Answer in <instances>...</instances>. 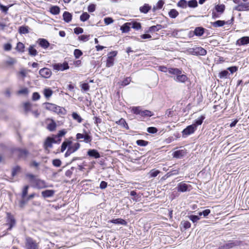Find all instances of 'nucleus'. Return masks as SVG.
I'll return each instance as SVG.
<instances>
[{
	"label": "nucleus",
	"instance_id": "nucleus-1",
	"mask_svg": "<svg viewBox=\"0 0 249 249\" xmlns=\"http://www.w3.org/2000/svg\"><path fill=\"white\" fill-rule=\"evenodd\" d=\"M17 224V221L12 214L10 213H6V223L5 225L8 226L7 229V231H11L12 229L15 228Z\"/></svg>",
	"mask_w": 249,
	"mask_h": 249
},
{
	"label": "nucleus",
	"instance_id": "nucleus-2",
	"mask_svg": "<svg viewBox=\"0 0 249 249\" xmlns=\"http://www.w3.org/2000/svg\"><path fill=\"white\" fill-rule=\"evenodd\" d=\"M39 243L30 237H26L25 240V249H39Z\"/></svg>",
	"mask_w": 249,
	"mask_h": 249
},
{
	"label": "nucleus",
	"instance_id": "nucleus-3",
	"mask_svg": "<svg viewBox=\"0 0 249 249\" xmlns=\"http://www.w3.org/2000/svg\"><path fill=\"white\" fill-rule=\"evenodd\" d=\"M132 110L134 114L140 115L142 117H151L153 115L151 111L148 110H142L140 107H133Z\"/></svg>",
	"mask_w": 249,
	"mask_h": 249
},
{
	"label": "nucleus",
	"instance_id": "nucleus-4",
	"mask_svg": "<svg viewBox=\"0 0 249 249\" xmlns=\"http://www.w3.org/2000/svg\"><path fill=\"white\" fill-rule=\"evenodd\" d=\"M176 189L178 192L183 193L190 192L192 190L193 187L190 184L185 181H182L178 184Z\"/></svg>",
	"mask_w": 249,
	"mask_h": 249
},
{
	"label": "nucleus",
	"instance_id": "nucleus-5",
	"mask_svg": "<svg viewBox=\"0 0 249 249\" xmlns=\"http://www.w3.org/2000/svg\"><path fill=\"white\" fill-rule=\"evenodd\" d=\"M241 242L239 240H230L228 243L218 247L217 249H231L235 247L240 246Z\"/></svg>",
	"mask_w": 249,
	"mask_h": 249
},
{
	"label": "nucleus",
	"instance_id": "nucleus-6",
	"mask_svg": "<svg viewBox=\"0 0 249 249\" xmlns=\"http://www.w3.org/2000/svg\"><path fill=\"white\" fill-rule=\"evenodd\" d=\"M80 146V144L78 142L75 143L73 144L71 143V145H69L67 151L65 154V157H68L71 154L76 151L79 148Z\"/></svg>",
	"mask_w": 249,
	"mask_h": 249
},
{
	"label": "nucleus",
	"instance_id": "nucleus-7",
	"mask_svg": "<svg viewBox=\"0 0 249 249\" xmlns=\"http://www.w3.org/2000/svg\"><path fill=\"white\" fill-rule=\"evenodd\" d=\"M117 54V52L116 51H112L109 53L106 62L107 67L109 68L113 66L114 62V57L116 56Z\"/></svg>",
	"mask_w": 249,
	"mask_h": 249
},
{
	"label": "nucleus",
	"instance_id": "nucleus-8",
	"mask_svg": "<svg viewBox=\"0 0 249 249\" xmlns=\"http://www.w3.org/2000/svg\"><path fill=\"white\" fill-rule=\"evenodd\" d=\"M196 130L195 124H191L186 127L182 132V136H187L195 132Z\"/></svg>",
	"mask_w": 249,
	"mask_h": 249
},
{
	"label": "nucleus",
	"instance_id": "nucleus-9",
	"mask_svg": "<svg viewBox=\"0 0 249 249\" xmlns=\"http://www.w3.org/2000/svg\"><path fill=\"white\" fill-rule=\"evenodd\" d=\"M191 53L194 55H205L207 53V51L202 47H196L192 48Z\"/></svg>",
	"mask_w": 249,
	"mask_h": 249
},
{
	"label": "nucleus",
	"instance_id": "nucleus-10",
	"mask_svg": "<svg viewBox=\"0 0 249 249\" xmlns=\"http://www.w3.org/2000/svg\"><path fill=\"white\" fill-rule=\"evenodd\" d=\"M54 70L57 71H63L69 69V66L67 62H65L63 63H56L53 65Z\"/></svg>",
	"mask_w": 249,
	"mask_h": 249
},
{
	"label": "nucleus",
	"instance_id": "nucleus-11",
	"mask_svg": "<svg viewBox=\"0 0 249 249\" xmlns=\"http://www.w3.org/2000/svg\"><path fill=\"white\" fill-rule=\"evenodd\" d=\"M233 9L237 11H249V2H241L235 6Z\"/></svg>",
	"mask_w": 249,
	"mask_h": 249
},
{
	"label": "nucleus",
	"instance_id": "nucleus-12",
	"mask_svg": "<svg viewBox=\"0 0 249 249\" xmlns=\"http://www.w3.org/2000/svg\"><path fill=\"white\" fill-rule=\"evenodd\" d=\"M39 73L42 77L45 78H48L52 75L51 71L49 69L46 68L40 70Z\"/></svg>",
	"mask_w": 249,
	"mask_h": 249
},
{
	"label": "nucleus",
	"instance_id": "nucleus-13",
	"mask_svg": "<svg viewBox=\"0 0 249 249\" xmlns=\"http://www.w3.org/2000/svg\"><path fill=\"white\" fill-rule=\"evenodd\" d=\"M55 142L56 141L54 139L48 137L47 138L44 142V147L46 150H47L48 148H52L53 146L52 144Z\"/></svg>",
	"mask_w": 249,
	"mask_h": 249
},
{
	"label": "nucleus",
	"instance_id": "nucleus-14",
	"mask_svg": "<svg viewBox=\"0 0 249 249\" xmlns=\"http://www.w3.org/2000/svg\"><path fill=\"white\" fill-rule=\"evenodd\" d=\"M174 80L177 82L185 83L188 79L187 76L185 74H179L176 76H172Z\"/></svg>",
	"mask_w": 249,
	"mask_h": 249
},
{
	"label": "nucleus",
	"instance_id": "nucleus-15",
	"mask_svg": "<svg viewBox=\"0 0 249 249\" xmlns=\"http://www.w3.org/2000/svg\"><path fill=\"white\" fill-rule=\"evenodd\" d=\"M108 223H113V224H117V225H126L127 223V222L123 219H122V218H116V219H112L111 220H110L108 221Z\"/></svg>",
	"mask_w": 249,
	"mask_h": 249
},
{
	"label": "nucleus",
	"instance_id": "nucleus-16",
	"mask_svg": "<svg viewBox=\"0 0 249 249\" xmlns=\"http://www.w3.org/2000/svg\"><path fill=\"white\" fill-rule=\"evenodd\" d=\"M16 150L18 152V155L19 158L25 159L29 154V152L26 149L18 148Z\"/></svg>",
	"mask_w": 249,
	"mask_h": 249
},
{
	"label": "nucleus",
	"instance_id": "nucleus-17",
	"mask_svg": "<svg viewBox=\"0 0 249 249\" xmlns=\"http://www.w3.org/2000/svg\"><path fill=\"white\" fill-rule=\"evenodd\" d=\"M249 43V36H244L237 41L236 44L239 46L245 45Z\"/></svg>",
	"mask_w": 249,
	"mask_h": 249
},
{
	"label": "nucleus",
	"instance_id": "nucleus-18",
	"mask_svg": "<svg viewBox=\"0 0 249 249\" xmlns=\"http://www.w3.org/2000/svg\"><path fill=\"white\" fill-rule=\"evenodd\" d=\"M88 155L92 157H94L95 159H97L100 157V154L99 152L95 149H90L88 152Z\"/></svg>",
	"mask_w": 249,
	"mask_h": 249
},
{
	"label": "nucleus",
	"instance_id": "nucleus-19",
	"mask_svg": "<svg viewBox=\"0 0 249 249\" xmlns=\"http://www.w3.org/2000/svg\"><path fill=\"white\" fill-rule=\"evenodd\" d=\"M63 18L66 22L69 23L71 20L72 15L70 13L65 11L63 14Z\"/></svg>",
	"mask_w": 249,
	"mask_h": 249
},
{
	"label": "nucleus",
	"instance_id": "nucleus-20",
	"mask_svg": "<svg viewBox=\"0 0 249 249\" xmlns=\"http://www.w3.org/2000/svg\"><path fill=\"white\" fill-rule=\"evenodd\" d=\"M168 72L173 75V76H176L179 74H181V71L178 68H169Z\"/></svg>",
	"mask_w": 249,
	"mask_h": 249
},
{
	"label": "nucleus",
	"instance_id": "nucleus-21",
	"mask_svg": "<svg viewBox=\"0 0 249 249\" xmlns=\"http://www.w3.org/2000/svg\"><path fill=\"white\" fill-rule=\"evenodd\" d=\"M38 41L39 45L44 49H46L49 46L50 43L45 39H39Z\"/></svg>",
	"mask_w": 249,
	"mask_h": 249
},
{
	"label": "nucleus",
	"instance_id": "nucleus-22",
	"mask_svg": "<svg viewBox=\"0 0 249 249\" xmlns=\"http://www.w3.org/2000/svg\"><path fill=\"white\" fill-rule=\"evenodd\" d=\"M212 25L215 28L220 27L226 24V21L224 20H218L213 22H211Z\"/></svg>",
	"mask_w": 249,
	"mask_h": 249
},
{
	"label": "nucleus",
	"instance_id": "nucleus-23",
	"mask_svg": "<svg viewBox=\"0 0 249 249\" xmlns=\"http://www.w3.org/2000/svg\"><path fill=\"white\" fill-rule=\"evenodd\" d=\"M185 154V152L183 150H177L174 153V157L180 159L182 158Z\"/></svg>",
	"mask_w": 249,
	"mask_h": 249
},
{
	"label": "nucleus",
	"instance_id": "nucleus-24",
	"mask_svg": "<svg viewBox=\"0 0 249 249\" xmlns=\"http://www.w3.org/2000/svg\"><path fill=\"white\" fill-rule=\"evenodd\" d=\"M130 28L131 24H130L129 22H127L121 26V30L123 33H127L130 31Z\"/></svg>",
	"mask_w": 249,
	"mask_h": 249
},
{
	"label": "nucleus",
	"instance_id": "nucleus-25",
	"mask_svg": "<svg viewBox=\"0 0 249 249\" xmlns=\"http://www.w3.org/2000/svg\"><path fill=\"white\" fill-rule=\"evenodd\" d=\"M129 23L131 24V28H132L136 30H138L141 28V24L139 22L135 21H132L129 22Z\"/></svg>",
	"mask_w": 249,
	"mask_h": 249
},
{
	"label": "nucleus",
	"instance_id": "nucleus-26",
	"mask_svg": "<svg viewBox=\"0 0 249 249\" xmlns=\"http://www.w3.org/2000/svg\"><path fill=\"white\" fill-rule=\"evenodd\" d=\"M71 141H65L63 142L61 146V152H63L67 147L68 148L69 145H71Z\"/></svg>",
	"mask_w": 249,
	"mask_h": 249
},
{
	"label": "nucleus",
	"instance_id": "nucleus-27",
	"mask_svg": "<svg viewBox=\"0 0 249 249\" xmlns=\"http://www.w3.org/2000/svg\"><path fill=\"white\" fill-rule=\"evenodd\" d=\"M45 107L47 110L53 111L55 107H56V105L50 103H44Z\"/></svg>",
	"mask_w": 249,
	"mask_h": 249
},
{
	"label": "nucleus",
	"instance_id": "nucleus-28",
	"mask_svg": "<svg viewBox=\"0 0 249 249\" xmlns=\"http://www.w3.org/2000/svg\"><path fill=\"white\" fill-rule=\"evenodd\" d=\"M29 187L28 185H26L23 188L21 195L22 200L21 202H24V201H25V198L26 197V196L28 193V190Z\"/></svg>",
	"mask_w": 249,
	"mask_h": 249
},
{
	"label": "nucleus",
	"instance_id": "nucleus-29",
	"mask_svg": "<svg viewBox=\"0 0 249 249\" xmlns=\"http://www.w3.org/2000/svg\"><path fill=\"white\" fill-rule=\"evenodd\" d=\"M151 7L148 4H145L140 8L141 12L146 14L150 10Z\"/></svg>",
	"mask_w": 249,
	"mask_h": 249
},
{
	"label": "nucleus",
	"instance_id": "nucleus-30",
	"mask_svg": "<svg viewBox=\"0 0 249 249\" xmlns=\"http://www.w3.org/2000/svg\"><path fill=\"white\" fill-rule=\"evenodd\" d=\"M204 32V29L202 27H196L194 31V34L196 36H201Z\"/></svg>",
	"mask_w": 249,
	"mask_h": 249
},
{
	"label": "nucleus",
	"instance_id": "nucleus-31",
	"mask_svg": "<svg viewBox=\"0 0 249 249\" xmlns=\"http://www.w3.org/2000/svg\"><path fill=\"white\" fill-rule=\"evenodd\" d=\"M56 127V124L53 120H52L51 122L49 123L47 125V129L50 131H54Z\"/></svg>",
	"mask_w": 249,
	"mask_h": 249
},
{
	"label": "nucleus",
	"instance_id": "nucleus-32",
	"mask_svg": "<svg viewBox=\"0 0 249 249\" xmlns=\"http://www.w3.org/2000/svg\"><path fill=\"white\" fill-rule=\"evenodd\" d=\"M28 52L29 55L35 56L37 53V52L36 49H35L34 45H30L28 48Z\"/></svg>",
	"mask_w": 249,
	"mask_h": 249
},
{
	"label": "nucleus",
	"instance_id": "nucleus-33",
	"mask_svg": "<svg viewBox=\"0 0 249 249\" xmlns=\"http://www.w3.org/2000/svg\"><path fill=\"white\" fill-rule=\"evenodd\" d=\"M50 12L53 15H57L60 12V8L57 6H53L50 8Z\"/></svg>",
	"mask_w": 249,
	"mask_h": 249
},
{
	"label": "nucleus",
	"instance_id": "nucleus-34",
	"mask_svg": "<svg viewBox=\"0 0 249 249\" xmlns=\"http://www.w3.org/2000/svg\"><path fill=\"white\" fill-rule=\"evenodd\" d=\"M211 213V211L210 209H205L203 210L202 211H200L197 213V214L199 215V216H203L204 217H207Z\"/></svg>",
	"mask_w": 249,
	"mask_h": 249
},
{
	"label": "nucleus",
	"instance_id": "nucleus-35",
	"mask_svg": "<svg viewBox=\"0 0 249 249\" xmlns=\"http://www.w3.org/2000/svg\"><path fill=\"white\" fill-rule=\"evenodd\" d=\"M44 95L46 98H49L53 94V91L49 88L45 89L44 90Z\"/></svg>",
	"mask_w": 249,
	"mask_h": 249
},
{
	"label": "nucleus",
	"instance_id": "nucleus-36",
	"mask_svg": "<svg viewBox=\"0 0 249 249\" xmlns=\"http://www.w3.org/2000/svg\"><path fill=\"white\" fill-rule=\"evenodd\" d=\"M198 6L196 0H191L187 2V6L191 8H196Z\"/></svg>",
	"mask_w": 249,
	"mask_h": 249
},
{
	"label": "nucleus",
	"instance_id": "nucleus-37",
	"mask_svg": "<svg viewBox=\"0 0 249 249\" xmlns=\"http://www.w3.org/2000/svg\"><path fill=\"white\" fill-rule=\"evenodd\" d=\"M54 192L52 190H45L42 192V195L43 197H49L53 195Z\"/></svg>",
	"mask_w": 249,
	"mask_h": 249
},
{
	"label": "nucleus",
	"instance_id": "nucleus-38",
	"mask_svg": "<svg viewBox=\"0 0 249 249\" xmlns=\"http://www.w3.org/2000/svg\"><path fill=\"white\" fill-rule=\"evenodd\" d=\"M177 5L182 8H186L187 7V1L186 0H180Z\"/></svg>",
	"mask_w": 249,
	"mask_h": 249
},
{
	"label": "nucleus",
	"instance_id": "nucleus-39",
	"mask_svg": "<svg viewBox=\"0 0 249 249\" xmlns=\"http://www.w3.org/2000/svg\"><path fill=\"white\" fill-rule=\"evenodd\" d=\"M205 117L204 116H201L199 118L195 121V123L193 124H195L196 128L197 129V126L198 125H201L202 124L203 121Z\"/></svg>",
	"mask_w": 249,
	"mask_h": 249
},
{
	"label": "nucleus",
	"instance_id": "nucleus-40",
	"mask_svg": "<svg viewBox=\"0 0 249 249\" xmlns=\"http://www.w3.org/2000/svg\"><path fill=\"white\" fill-rule=\"evenodd\" d=\"M169 15L171 18H176L178 15V12L176 9H173L169 12Z\"/></svg>",
	"mask_w": 249,
	"mask_h": 249
},
{
	"label": "nucleus",
	"instance_id": "nucleus-41",
	"mask_svg": "<svg viewBox=\"0 0 249 249\" xmlns=\"http://www.w3.org/2000/svg\"><path fill=\"white\" fill-rule=\"evenodd\" d=\"M32 105L29 103H25L24 104V109L26 114L31 111Z\"/></svg>",
	"mask_w": 249,
	"mask_h": 249
},
{
	"label": "nucleus",
	"instance_id": "nucleus-42",
	"mask_svg": "<svg viewBox=\"0 0 249 249\" xmlns=\"http://www.w3.org/2000/svg\"><path fill=\"white\" fill-rule=\"evenodd\" d=\"M188 217L189 219L191 220L193 223H196L200 219V216L198 214L190 215L188 216Z\"/></svg>",
	"mask_w": 249,
	"mask_h": 249
},
{
	"label": "nucleus",
	"instance_id": "nucleus-43",
	"mask_svg": "<svg viewBox=\"0 0 249 249\" xmlns=\"http://www.w3.org/2000/svg\"><path fill=\"white\" fill-rule=\"evenodd\" d=\"M89 15L88 14L87 12H84L80 17V19L82 21H86L89 18Z\"/></svg>",
	"mask_w": 249,
	"mask_h": 249
},
{
	"label": "nucleus",
	"instance_id": "nucleus-44",
	"mask_svg": "<svg viewBox=\"0 0 249 249\" xmlns=\"http://www.w3.org/2000/svg\"><path fill=\"white\" fill-rule=\"evenodd\" d=\"M230 74L227 70H224L221 71L219 74V77L220 78H226L228 77Z\"/></svg>",
	"mask_w": 249,
	"mask_h": 249
},
{
	"label": "nucleus",
	"instance_id": "nucleus-45",
	"mask_svg": "<svg viewBox=\"0 0 249 249\" xmlns=\"http://www.w3.org/2000/svg\"><path fill=\"white\" fill-rule=\"evenodd\" d=\"M72 117L74 120L77 121L78 123H81L83 120L80 116L76 112H73L72 114Z\"/></svg>",
	"mask_w": 249,
	"mask_h": 249
},
{
	"label": "nucleus",
	"instance_id": "nucleus-46",
	"mask_svg": "<svg viewBox=\"0 0 249 249\" xmlns=\"http://www.w3.org/2000/svg\"><path fill=\"white\" fill-rule=\"evenodd\" d=\"M36 185L38 188H43L46 187L45 182L41 180H37Z\"/></svg>",
	"mask_w": 249,
	"mask_h": 249
},
{
	"label": "nucleus",
	"instance_id": "nucleus-47",
	"mask_svg": "<svg viewBox=\"0 0 249 249\" xmlns=\"http://www.w3.org/2000/svg\"><path fill=\"white\" fill-rule=\"evenodd\" d=\"M215 8L217 12L223 13L225 10V6L224 4L217 5Z\"/></svg>",
	"mask_w": 249,
	"mask_h": 249
},
{
	"label": "nucleus",
	"instance_id": "nucleus-48",
	"mask_svg": "<svg viewBox=\"0 0 249 249\" xmlns=\"http://www.w3.org/2000/svg\"><path fill=\"white\" fill-rule=\"evenodd\" d=\"M24 48V45L22 43L19 42L17 43L16 49L18 51L20 52H23Z\"/></svg>",
	"mask_w": 249,
	"mask_h": 249
},
{
	"label": "nucleus",
	"instance_id": "nucleus-49",
	"mask_svg": "<svg viewBox=\"0 0 249 249\" xmlns=\"http://www.w3.org/2000/svg\"><path fill=\"white\" fill-rule=\"evenodd\" d=\"M64 110V108L61 107L59 106L56 105V107H55V109H54L53 112H54L57 113L58 114H63Z\"/></svg>",
	"mask_w": 249,
	"mask_h": 249
},
{
	"label": "nucleus",
	"instance_id": "nucleus-50",
	"mask_svg": "<svg viewBox=\"0 0 249 249\" xmlns=\"http://www.w3.org/2000/svg\"><path fill=\"white\" fill-rule=\"evenodd\" d=\"M117 123L123 126L126 129H128V126L124 119L121 118L120 120H119V121L117 122Z\"/></svg>",
	"mask_w": 249,
	"mask_h": 249
},
{
	"label": "nucleus",
	"instance_id": "nucleus-51",
	"mask_svg": "<svg viewBox=\"0 0 249 249\" xmlns=\"http://www.w3.org/2000/svg\"><path fill=\"white\" fill-rule=\"evenodd\" d=\"M137 145L141 146H145L148 144V142L143 140H139L136 141Z\"/></svg>",
	"mask_w": 249,
	"mask_h": 249
},
{
	"label": "nucleus",
	"instance_id": "nucleus-52",
	"mask_svg": "<svg viewBox=\"0 0 249 249\" xmlns=\"http://www.w3.org/2000/svg\"><path fill=\"white\" fill-rule=\"evenodd\" d=\"M29 93V90L27 88H24L23 89H22L20 90H19L17 92V94L18 95H27Z\"/></svg>",
	"mask_w": 249,
	"mask_h": 249
},
{
	"label": "nucleus",
	"instance_id": "nucleus-53",
	"mask_svg": "<svg viewBox=\"0 0 249 249\" xmlns=\"http://www.w3.org/2000/svg\"><path fill=\"white\" fill-rule=\"evenodd\" d=\"M73 54L75 58L77 59L83 54V53L80 50L77 49L74 50Z\"/></svg>",
	"mask_w": 249,
	"mask_h": 249
},
{
	"label": "nucleus",
	"instance_id": "nucleus-54",
	"mask_svg": "<svg viewBox=\"0 0 249 249\" xmlns=\"http://www.w3.org/2000/svg\"><path fill=\"white\" fill-rule=\"evenodd\" d=\"M19 32L20 34H26L28 33V27L25 26H21L19 28Z\"/></svg>",
	"mask_w": 249,
	"mask_h": 249
},
{
	"label": "nucleus",
	"instance_id": "nucleus-55",
	"mask_svg": "<svg viewBox=\"0 0 249 249\" xmlns=\"http://www.w3.org/2000/svg\"><path fill=\"white\" fill-rule=\"evenodd\" d=\"M52 163L54 166L60 167L61 164V161L59 159H54L53 160Z\"/></svg>",
	"mask_w": 249,
	"mask_h": 249
},
{
	"label": "nucleus",
	"instance_id": "nucleus-56",
	"mask_svg": "<svg viewBox=\"0 0 249 249\" xmlns=\"http://www.w3.org/2000/svg\"><path fill=\"white\" fill-rule=\"evenodd\" d=\"M160 173V171L159 170H152L149 172L150 176L152 178L156 177L158 176V175Z\"/></svg>",
	"mask_w": 249,
	"mask_h": 249
},
{
	"label": "nucleus",
	"instance_id": "nucleus-57",
	"mask_svg": "<svg viewBox=\"0 0 249 249\" xmlns=\"http://www.w3.org/2000/svg\"><path fill=\"white\" fill-rule=\"evenodd\" d=\"M181 224L183 225L185 229H189L191 227V223L188 221H182Z\"/></svg>",
	"mask_w": 249,
	"mask_h": 249
},
{
	"label": "nucleus",
	"instance_id": "nucleus-58",
	"mask_svg": "<svg viewBox=\"0 0 249 249\" xmlns=\"http://www.w3.org/2000/svg\"><path fill=\"white\" fill-rule=\"evenodd\" d=\"M84 137L83 138V141L86 143H88L91 141V138L89 134H86L85 135H84Z\"/></svg>",
	"mask_w": 249,
	"mask_h": 249
},
{
	"label": "nucleus",
	"instance_id": "nucleus-59",
	"mask_svg": "<svg viewBox=\"0 0 249 249\" xmlns=\"http://www.w3.org/2000/svg\"><path fill=\"white\" fill-rule=\"evenodd\" d=\"M147 131L149 133L154 134L158 131V129L155 127H149L147 129Z\"/></svg>",
	"mask_w": 249,
	"mask_h": 249
},
{
	"label": "nucleus",
	"instance_id": "nucleus-60",
	"mask_svg": "<svg viewBox=\"0 0 249 249\" xmlns=\"http://www.w3.org/2000/svg\"><path fill=\"white\" fill-rule=\"evenodd\" d=\"M82 89L85 91H88L89 89V86L88 83H83L81 85Z\"/></svg>",
	"mask_w": 249,
	"mask_h": 249
},
{
	"label": "nucleus",
	"instance_id": "nucleus-61",
	"mask_svg": "<svg viewBox=\"0 0 249 249\" xmlns=\"http://www.w3.org/2000/svg\"><path fill=\"white\" fill-rule=\"evenodd\" d=\"M104 22L106 25H108L113 22V19L111 18H104Z\"/></svg>",
	"mask_w": 249,
	"mask_h": 249
},
{
	"label": "nucleus",
	"instance_id": "nucleus-62",
	"mask_svg": "<svg viewBox=\"0 0 249 249\" xmlns=\"http://www.w3.org/2000/svg\"><path fill=\"white\" fill-rule=\"evenodd\" d=\"M227 70H229L231 73H233L238 70V68L236 66L230 67L227 68Z\"/></svg>",
	"mask_w": 249,
	"mask_h": 249
},
{
	"label": "nucleus",
	"instance_id": "nucleus-63",
	"mask_svg": "<svg viewBox=\"0 0 249 249\" xmlns=\"http://www.w3.org/2000/svg\"><path fill=\"white\" fill-rule=\"evenodd\" d=\"M83 32V29L80 27H76L74 29V33L77 35L81 34Z\"/></svg>",
	"mask_w": 249,
	"mask_h": 249
},
{
	"label": "nucleus",
	"instance_id": "nucleus-64",
	"mask_svg": "<svg viewBox=\"0 0 249 249\" xmlns=\"http://www.w3.org/2000/svg\"><path fill=\"white\" fill-rule=\"evenodd\" d=\"M88 10L89 12H93L95 10V5L93 4H90L88 7Z\"/></svg>",
	"mask_w": 249,
	"mask_h": 249
}]
</instances>
